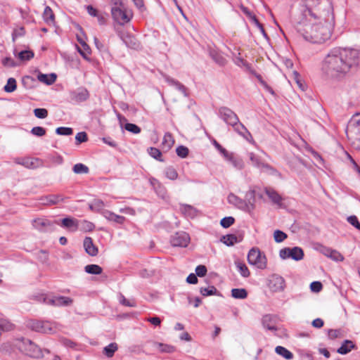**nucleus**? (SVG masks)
<instances>
[{
    "label": "nucleus",
    "instance_id": "412c9836",
    "mask_svg": "<svg viewBox=\"0 0 360 360\" xmlns=\"http://www.w3.org/2000/svg\"><path fill=\"white\" fill-rule=\"evenodd\" d=\"M60 225L71 231H75L78 229V220L72 217H65L61 220Z\"/></svg>",
    "mask_w": 360,
    "mask_h": 360
},
{
    "label": "nucleus",
    "instance_id": "49530a36",
    "mask_svg": "<svg viewBox=\"0 0 360 360\" xmlns=\"http://www.w3.org/2000/svg\"><path fill=\"white\" fill-rule=\"evenodd\" d=\"M234 63L239 67H245L247 69H250V65L240 57V53H238V56L234 55L233 58Z\"/></svg>",
    "mask_w": 360,
    "mask_h": 360
},
{
    "label": "nucleus",
    "instance_id": "052dcab7",
    "mask_svg": "<svg viewBox=\"0 0 360 360\" xmlns=\"http://www.w3.org/2000/svg\"><path fill=\"white\" fill-rule=\"evenodd\" d=\"M124 129L127 131L135 134H137L141 132V128L138 125L132 123H127L124 125Z\"/></svg>",
    "mask_w": 360,
    "mask_h": 360
},
{
    "label": "nucleus",
    "instance_id": "c756f323",
    "mask_svg": "<svg viewBox=\"0 0 360 360\" xmlns=\"http://www.w3.org/2000/svg\"><path fill=\"white\" fill-rule=\"evenodd\" d=\"M210 56L212 59L219 65L224 66L226 64V59L216 50H211L210 51Z\"/></svg>",
    "mask_w": 360,
    "mask_h": 360
},
{
    "label": "nucleus",
    "instance_id": "393cba45",
    "mask_svg": "<svg viewBox=\"0 0 360 360\" xmlns=\"http://www.w3.org/2000/svg\"><path fill=\"white\" fill-rule=\"evenodd\" d=\"M233 128L234 131H236L238 134L242 136L243 138L249 140V137L252 139V135L247 129V128L244 126L243 124L240 122L239 119L238 122L234 124V125H231Z\"/></svg>",
    "mask_w": 360,
    "mask_h": 360
},
{
    "label": "nucleus",
    "instance_id": "37998d69",
    "mask_svg": "<svg viewBox=\"0 0 360 360\" xmlns=\"http://www.w3.org/2000/svg\"><path fill=\"white\" fill-rule=\"evenodd\" d=\"M221 241L227 246H232L237 243L236 235L227 234L226 236H223L221 238Z\"/></svg>",
    "mask_w": 360,
    "mask_h": 360
},
{
    "label": "nucleus",
    "instance_id": "a18cd8bd",
    "mask_svg": "<svg viewBox=\"0 0 360 360\" xmlns=\"http://www.w3.org/2000/svg\"><path fill=\"white\" fill-rule=\"evenodd\" d=\"M72 170L75 174H88L89 172V167L82 163L75 164Z\"/></svg>",
    "mask_w": 360,
    "mask_h": 360
},
{
    "label": "nucleus",
    "instance_id": "473e14b6",
    "mask_svg": "<svg viewBox=\"0 0 360 360\" xmlns=\"http://www.w3.org/2000/svg\"><path fill=\"white\" fill-rule=\"evenodd\" d=\"M118 345L116 342H111L108 345L105 346L103 349V354L108 358H111L114 356L115 352L117 351Z\"/></svg>",
    "mask_w": 360,
    "mask_h": 360
},
{
    "label": "nucleus",
    "instance_id": "7c9ffc66",
    "mask_svg": "<svg viewBox=\"0 0 360 360\" xmlns=\"http://www.w3.org/2000/svg\"><path fill=\"white\" fill-rule=\"evenodd\" d=\"M153 347L158 349L162 353H172L175 351V347L170 345L163 344L157 342H153Z\"/></svg>",
    "mask_w": 360,
    "mask_h": 360
},
{
    "label": "nucleus",
    "instance_id": "aec40b11",
    "mask_svg": "<svg viewBox=\"0 0 360 360\" xmlns=\"http://www.w3.org/2000/svg\"><path fill=\"white\" fill-rule=\"evenodd\" d=\"M101 214L108 221L115 222L117 224H123L126 221L124 217L116 214L108 210H103Z\"/></svg>",
    "mask_w": 360,
    "mask_h": 360
},
{
    "label": "nucleus",
    "instance_id": "69168bd1",
    "mask_svg": "<svg viewBox=\"0 0 360 360\" xmlns=\"http://www.w3.org/2000/svg\"><path fill=\"white\" fill-rule=\"evenodd\" d=\"M328 257L337 262H340L344 259V257L338 251L333 249L331 250V252Z\"/></svg>",
    "mask_w": 360,
    "mask_h": 360
},
{
    "label": "nucleus",
    "instance_id": "774afa93",
    "mask_svg": "<svg viewBox=\"0 0 360 360\" xmlns=\"http://www.w3.org/2000/svg\"><path fill=\"white\" fill-rule=\"evenodd\" d=\"M347 221L354 226L356 229L360 231V223L355 215L349 216L347 218Z\"/></svg>",
    "mask_w": 360,
    "mask_h": 360
},
{
    "label": "nucleus",
    "instance_id": "6e6d98bb",
    "mask_svg": "<svg viewBox=\"0 0 360 360\" xmlns=\"http://www.w3.org/2000/svg\"><path fill=\"white\" fill-rule=\"evenodd\" d=\"M235 222V219L233 217H225L221 219L220 224L223 228L227 229L230 227Z\"/></svg>",
    "mask_w": 360,
    "mask_h": 360
},
{
    "label": "nucleus",
    "instance_id": "ea45409f",
    "mask_svg": "<svg viewBox=\"0 0 360 360\" xmlns=\"http://www.w3.org/2000/svg\"><path fill=\"white\" fill-rule=\"evenodd\" d=\"M85 271L89 274L99 275L102 273L103 269L97 264H89L84 267Z\"/></svg>",
    "mask_w": 360,
    "mask_h": 360
},
{
    "label": "nucleus",
    "instance_id": "a19ab883",
    "mask_svg": "<svg viewBox=\"0 0 360 360\" xmlns=\"http://www.w3.org/2000/svg\"><path fill=\"white\" fill-rule=\"evenodd\" d=\"M247 205H251V211L255 208V191L254 190L248 191L245 196Z\"/></svg>",
    "mask_w": 360,
    "mask_h": 360
},
{
    "label": "nucleus",
    "instance_id": "dca6fc26",
    "mask_svg": "<svg viewBox=\"0 0 360 360\" xmlns=\"http://www.w3.org/2000/svg\"><path fill=\"white\" fill-rule=\"evenodd\" d=\"M228 201L242 210L248 212H251V205H247L246 200H243L233 193L229 195Z\"/></svg>",
    "mask_w": 360,
    "mask_h": 360
},
{
    "label": "nucleus",
    "instance_id": "f03ea898",
    "mask_svg": "<svg viewBox=\"0 0 360 360\" xmlns=\"http://www.w3.org/2000/svg\"><path fill=\"white\" fill-rule=\"evenodd\" d=\"M333 25L334 22L326 20L297 18L295 29L304 40L313 44H321L330 39Z\"/></svg>",
    "mask_w": 360,
    "mask_h": 360
},
{
    "label": "nucleus",
    "instance_id": "bf43d9fd",
    "mask_svg": "<svg viewBox=\"0 0 360 360\" xmlns=\"http://www.w3.org/2000/svg\"><path fill=\"white\" fill-rule=\"evenodd\" d=\"M287 237V234L280 230H276L274 233V238L276 243L283 242Z\"/></svg>",
    "mask_w": 360,
    "mask_h": 360
},
{
    "label": "nucleus",
    "instance_id": "4468645a",
    "mask_svg": "<svg viewBox=\"0 0 360 360\" xmlns=\"http://www.w3.org/2000/svg\"><path fill=\"white\" fill-rule=\"evenodd\" d=\"M30 327L33 330L44 333H51L53 331L52 324L49 321H32L30 323Z\"/></svg>",
    "mask_w": 360,
    "mask_h": 360
},
{
    "label": "nucleus",
    "instance_id": "f704fd0d",
    "mask_svg": "<svg viewBox=\"0 0 360 360\" xmlns=\"http://www.w3.org/2000/svg\"><path fill=\"white\" fill-rule=\"evenodd\" d=\"M174 143V140L172 134L169 132L165 133L162 143L163 148L168 150L173 146Z\"/></svg>",
    "mask_w": 360,
    "mask_h": 360
},
{
    "label": "nucleus",
    "instance_id": "6e6552de",
    "mask_svg": "<svg viewBox=\"0 0 360 360\" xmlns=\"http://www.w3.org/2000/svg\"><path fill=\"white\" fill-rule=\"evenodd\" d=\"M13 160L15 164L22 165L29 169H35L44 165L43 160L38 158L17 157Z\"/></svg>",
    "mask_w": 360,
    "mask_h": 360
},
{
    "label": "nucleus",
    "instance_id": "39448f33",
    "mask_svg": "<svg viewBox=\"0 0 360 360\" xmlns=\"http://www.w3.org/2000/svg\"><path fill=\"white\" fill-rule=\"evenodd\" d=\"M248 262L257 269H265L267 266V258L258 248H251L248 254Z\"/></svg>",
    "mask_w": 360,
    "mask_h": 360
},
{
    "label": "nucleus",
    "instance_id": "79ce46f5",
    "mask_svg": "<svg viewBox=\"0 0 360 360\" xmlns=\"http://www.w3.org/2000/svg\"><path fill=\"white\" fill-rule=\"evenodd\" d=\"M73 300L69 297L56 296V307L70 306Z\"/></svg>",
    "mask_w": 360,
    "mask_h": 360
},
{
    "label": "nucleus",
    "instance_id": "8fccbe9b",
    "mask_svg": "<svg viewBox=\"0 0 360 360\" xmlns=\"http://www.w3.org/2000/svg\"><path fill=\"white\" fill-rule=\"evenodd\" d=\"M34 54L33 51H32L30 50L22 51L18 55V58L22 61L30 60V59H32L34 57Z\"/></svg>",
    "mask_w": 360,
    "mask_h": 360
},
{
    "label": "nucleus",
    "instance_id": "f3484780",
    "mask_svg": "<svg viewBox=\"0 0 360 360\" xmlns=\"http://www.w3.org/2000/svg\"><path fill=\"white\" fill-rule=\"evenodd\" d=\"M240 10L259 28V30H260L262 35L265 38L268 39V35L266 33L262 24H261L259 22L256 15L253 13H252L247 7H245L244 6H240Z\"/></svg>",
    "mask_w": 360,
    "mask_h": 360
},
{
    "label": "nucleus",
    "instance_id": "cd10ccee",
    "mask_svg": "<svg viewBox=\"0 0 360 360\" xmlns=\"http://www.w3.org/2000/svg\"><path fill=\"white\" fill-rule=\"evenodd\" d=\"M37 79L41 82H43L47 85H51L56 82V75L55 73H51L49 75L39 73L37 76Z\"/></svg>",
    "mask_w": 360,
    "mask_h": 360
},
{
    "label": "nucleus",
    "instance_id": "9d476101",
    "mask_svg": "<svg viewBox=\"0 0 360 360\" xmlns=\"http://www.w3.org/2000/svg\"><path fill=\"white\" fill-rule=\"evenodd\" d=\"M267 285L272 292H282L285 288V281L281 276L274 274L269 276L267 281Z\"/></svg>",
    "mask_w": 360,
    "mask_h": 360
},
{
    "label": "nucleus",
    "instance_id": "6ab92c4d",
    "mask_svg": "<svg viewBox=\"0 0 360 360\" xmlns=\"http://www.w3.org/2000/svg\"><path fill=\"white\" fill-rule=\"evenodd\" d=\"M83 246L85 252L90 256H96L98 253V248L93 243V239L91 237H85L83 241Z\"/></svg>",
    "mask_w": 360,
    "mask_h": 360
},
{
    "label": "nucleus",
    "instance_id": "603ef678",
    "mask_svg": "<svg viewBox=\"0 0 360 360\" xmlns=\"http://www.w3.org/2000/svg\"><path fill=\"white\" fill-rule=\"evenodd\" d=\"M200 292L202 296H210L217 295V290L214 286L212 285L209 288H200Z\"/></svg>",
    "mask_w": 360,
    "mask_h": 360
},
{
    "label": "nucleus",
    "instance_id": "864d4df0",
    "mask_svg": "<svg viewBox=\"0 0 360 360\" xmlns=\"http://www.w3.org/2000/svg\"><path fill=\"white\" fill-rule=\"evenodd\" d=\"M165 175L168 179L171 180H175L178 177V173L173 167H168L166 168Z\"/></svg>",
    "mask_w": 360,
    "mask_h": 360
},
{
    "label": "nucleus",
    "instance_id": "1a4fd4ad",
    "mask_svg": "<svg viewBox=\"0 0 360 360\" xmlns=\"http://www.w3.org/2000/svg\"><path fill=\"white\" fill-rule=\"evenodd\" d=\"M304 255V251L300 247L284 248L279 251V256L283 259L291 258L300 261L303 259Z\"/></svg>",
    "mask_w": 360,
    "mask_h": 360
},
{
    "label": "nucleus",
    "instance_id": "f8f14e48",
    "mask_svg": "<svg viewBox=\"0 0 360 360\" xmlns=\"http://www.w3.org/2000/svg\"><path fill=\"white\" fill-rule=\"evenodd\" d=\"M56 224H58V222L41 218H37L32 221V226L41 232L52 231L54 228L53 225Z\"/></svg>",
    "mask_w": 360,
    "mask_h": 360
},
{
    "label": "nucleus",
    "instance_id": "f257e3e1",
    "mask_svg": "<svg viewBox=\"0 0 360 360\" xmlns=\"http://www.w3.org/2000/svg\"><path fill=\"white\" fill-rule=\"evenodd\" d=\"M359 55V51L354 49H333L323 61V74L330 79L344 77L352 67L358 65Z\"/></svg>",
    "mask_w": 360,
    "mask_h": 360
},
{
    "label": "nucleus",
    "instance_id": "20e7f679",
    "mask_svg": "<svg viewBox=\"0 0 360 360\" xmlns=\"http://www.w3.org/2000/svg\"><path fill=\"white\" fill-rule=\"evenodd\" d=\"M347 137L352 146L360 150V115H356L349 120L346 129Z\"/></svg>",
    "mask_w": 360,
    "mask_h": 360
},
{
    "label": "nucleus",
    "instance_id": "13d9d810",
    "mask_svg": "<svg viewBox=\"0 0 360 360\" xmlns=\"http://www.w3.org/2000/svg\"><path fill=\"white\" fill-rule=\"evenodd\" d=\"M119 301L120 303L122 305L130 307H136V302L134 300H129L125 298V297L120 294L119 296Z\"/></svg>",
    "mask_w": 360,
    "mask_h": 360
},
{
    "label": "nucleus",
    "instance_id": "a878e982",
    "mask_svg": "<svg viewBox=\"0 0 360 360\" xmlns=\"http://www.w3.org/2000/svg\"><path fill=\"white\" fill-rule=\"evenodd\" d=\"M77 38L82 46V49L77 47L78 52L84 58L89 60L88 56L91 54V49L89 46L79 36L77 35Z\"/></svg>",
    "mask_w": 360,
    "mask_h": 360
},
{
    "label": "nucleus",
    "instance_id": "5fc2aeb1",
    "mask_svg": "<svg viewBox=\"0 0 360 360\" xmlns=\"http://www.w3.org/2000/svg\"><path fill=\"white\" fill-rule=\"evenodd\" d=\"M56 133L58 135L70 136L73 134V129L70 127H60L56 129Z\"/></svg>",
    "mask_w": 360,
    "mask_h": 360
},
{
    "label": "nucleus",
    "instance_id": "de8ad7c7",
    "mask_svg": "<svg viewBox=\"0 0 360 360\" xmlns=\"http://www.w3.org/2000/svg\"><path fill=\"white\" fill-rule=\"evenodd\" d=\"M16 80L14 78H9L7 84L4 86V89L6 92L11 93L16 89Z\"/></svg>",
    "mask_w": 360,
    "mask_h": 360
},
{
    "label": "nucleus",
    "instance_id": "b1692460",
    "mask_svg": "<svg viewBox=\"0 0 360 360\" xmlns=\"http://www.w3.org/2000/svg\"><path fill=\"white\" fill-rule=\"evenodd\" d=\"M263 326L269 330H276L277 328L276 326V319L274 316L270 314H266L263 316L262 320Z\"/></svg>",
    "mask_w": 360,
    "mask_h": 360
},
{
    "label": "nucleus",
    "instance_id": "e433bc0d",
    "mask_svg": "<svg viewBox=\"0 0 360 360\" xmlns=\"http://www.w3.org/2000/svg\"><path fill=\"white\" fill-rule=\"evenodd\" d=\"M235 264L243 277L248 278L250 276V271L245 263L239 260H237L235 262Z\"/></svg>",
    "mask_w": 360,
    "mask_h": 360
},
{
    "label": "nucleus",
    "instance_id": "e2e57ef3",
    "mask_svg": "<svg viewBox=\"0 0 360 360\" xmlns=\"http://www.w3.org/2000/svg\"><path fill=\"white\" fill-rule=\"evenodd\" d=\"M76 145L86 142L88 140L87 134L84 131L79 132L75 136Z\"/></svg>",
    "mask_w": 360,
    "mask_h": 360
},
{
    "label": "nucleus",
    "instance_id": "58836bf2",
    "mask_svg": "<svg viewBox=\"0 0 360 360\" xmlns=\"http://www.w3.org/2000/svg\"><path fill=\"white\" fill-rule=\"evenodd\" d=\"M231 296L235 299L243 300L248 297V292L245 288H233L231 290Z\"/></svg>",
    "mask_w": 360,
    "mask_h": 360
},
{
    "label": "nucleus",
    "instance_id": "338daca9",
    "mask_svg": "<svg viewBox=\"0 0 360 360\" xmlns=\"http://www.w3.org/2000/svg\"><path fill=\"white\" fill-rule=\"evenodd\" d=\"M31 133L37 136H42L46 134V129L41 127H34L32 129Z\"/></svg>",
    "mask_w": 360,
    "mask_h": 360
},
{
    "label": "nucleus",
    "instance_id": "3c124183",
    "mask_svg": "<svg viewBox=\"0 0 360 360\" xmlns=\"http://www.w3.org/2000/svg\"><path fill=\"white\" fill-rule=\"evenodd\" d=\"M148 153L154 159L160 162L164 161V160L162 159V153L159 149L154 147H150L148 148Z\"/></svg>",
    "mask_w": 360,
    "mask_h": 360
},
{
    "label": "nucleus",
    "instance_id": "ddd939ff",
    "mask_svg": "<svg viewBox=\"0 0 360 360\" xmlns=\"http://www.w3.org/2000/svg\"><path fill=\"white\" fill-rule=\"evenodd\" d=\"M189 241V235L184 231L176 232L170 239L172 245L174 247H186Z\"/></svg>",
    "mask_w": 360,
    "mask_h": 360
},
{
    "label": "nucleus",
    "instance_id": "4d7b16f0",
    "mask_svg": "<svg viewBox=\"0 0 360 360\" xmlns=\"http://www.w3.org/2000/svg\"><path fill=\"white\" fill-rule=\"evenodd\" d=\"M177 155L181 158H185L188 156L189 150L184 146H179L176 149Z\"/></svg>",
    "mask_w": 360,
    "mask_h": 360
},
{
    "label": "nucleus",
    "instance_id": "9b49d317",
    "mask_svg": "<svg viewBox=\"0 0 360 360\" xmlns=\"http://www.w3.org/2000/svg\"><path fill=\"white\" fill-rule=\"evenodd\" d=\"M218 111L219 117L229 125H234L239 119L238 115L231 109L227 107H220Z\"/></svg>",
    "mask_w": 360,
    "mask_h": 360
},
{
    "label": "nucleus",
    "instance_id": "0eeeda50",
    "mask_svg": "<svg viewBox=\"0 0 360 360\" xmlns=\"http://www.w3.org/2000/svg\"><path fill=\"white\" fill-rule=\"evenodd\" d=\"M111 14L114 20L120 25L129 22L133 16L131 11L127 10L125 6L118 8H111Z\"/></svg>",
    "mask_w": 360,
    "mask_h": 360
},
{
    "label": "nucleus",
    "instance_id": "5701e85b",
    "mask_svg": "<svg viewBox=\"0 0 360 360\" xmlns=\"http://www.w3.org/2000/svg\"><path fill=\"white\" fill-rule=\"evenodd\" d=\"M264 191L273 203L279 206L281 205L283 198L277 191L270 187L265 188Z\"/></svg>",
    "mask_w": 360,
    "mask_h": 360
},
{
    "label": "nucleus",
    "instance_id": "a211bd4d",
    "mask_svg": "<svg viewBox=\"0 0 360 360\" xmlns=\"http://www.w3.org/2000/svg\"><path fill=\"white\" fill-rule=\"evenodd\" d=\"M25 351L27 355L32 358H39L42 356V353L40 348L33 343L32 341L27 340L25 343Z\"/></svg>",
    "mask_w": 360,
    "mask_h": 360
},
{
    "label": "nucleus",
    "instance_id": "c9c22d12",
    "mask_svg": "<svg viewBox=\"0 0 360 360\" xmlns=\"http://www.w3.org/2000/svg\"><path fill=\"white\" fill-rule=\"evenodd\" d=\"M275 352L287 360H290L293 358V354L284 347L277 346Z\"/></svg>",
    "mask_w": 360,
    "mask_h": 360
},
{
    "label": "nucleus",
    "instance_id": "72a5a7b5",
    "mask_svg": "<svg viewBox=\"0 0 360 360\" xmlns=\"http://www.w3.org/2000/svg\"><path fill=\"white\" fill-rule=\"evenodd\" d=\"M181 212L186 217L193 218L196 216L197 210L195 207L189 205H183L181 206Z\"/></svg>",
    "mask_w": 360,
    "mask_h": 360
},
{
    "label": "nucleus",
    "instance_id": "4be33fe9",
    "mask_svg": "<svg viewBox=\"0 0 360 360\" xmlns=\"http://www.w3.org/2000/svg\"><path fill=\"white\" fill-rule=\"evenodd\" d=\"M65 198L62 195H49L42 198L41 200L44 205H53L64 201Z\"/></svg>",
    "mask_w": 360,
    "mask_h": 360
},
{
    "label": "nucleus",
    "instance_id": "423d86ee",
    "mask_svg": "<svg viewBox=\"0 0 360 360\" xmlns=\"http://www.w3.org/2000/svg\"><path fill=\"white\" fill-rule=\"evenodd\" d=\"M249 158L252 166L259 169L261 172L269 175L276 176L279 172L274 167L262 161L261 158L253 153H249Z\"/></svg>",
    "mask_w": 360,
    "mask_h": 360
},
{
    "label": "nucleus",
    "instance_id": "bb28decb",
    "mask_svg": "<svg viewBox=\"0 0 360 360\" xmlns=\"http://www.w3.org/2000/svg\"><path fill=\"white\" fill-rule=\"evenodd\" d=\"M122 40L126 46L132 49H138L140 47L139 41L132 35L126 34L122 37Z\"/></svg>",
    "mask_w": 360,
    "mask_h": 360
},
{
    "label": "nucleus",
    "instance_id": "09e8293b",
    "mask_svg": "<svg viewBox=\"0 0 360 360\" xmlns=\"http://www.w3.org/2000/svg\"><path fill=\"white\" fill-rule=\"evenodd\" d=\"M165 78L167 83H169L171 85L175 86L179 91L184 93L186 92V87L181 83L171 78L169 76H165Z\"/></svg>",
    "mask_w": 360,
    "mask_h": 360
},
{
    "label": "nucleus",
    "instance_id": "0e129e2a",
    "mask_svg": "<svg viewBox=\"0 0 360 360\" xmlns=\"http://www.w3.org/2000/svg\"><path fill=\"white\" fill-rule=\"evenodd\" d=\"M34 115L39 119H44L48 116V110L45 108H36L34 110Z\"/></svg>",
    "mask_w": 360,
    "mask_h": 360
},
{
    "label": "nucleus",
    "instance_id": "2f4dec72",
    "mask_svg": "<svg viewBox=\"0 0 360 360\" xmlns=\"http://www.w3.org/2000/svg\"><path fill=\"white\" fill-rule=\"evenodd\" d=\"M355 347V345L352 341L346 340H345L342 345L338 349L337 352L340 354H347L349 353L352 349Z\"/></svg>",
    "mask_w": 360,
    "mask_h": 360
},
{
    "label": "nucleus",
    "instance_id": "7ed1b4c3",
    "mask_svg": "<svg viewBox=\"0 0 360 360\" xmlns=\"http://www.w3.org/2000/svg\"><path fill=\"white\" fill-rule=\"evenodd\" d=\"M305 8L298 18L311 20L334 22L333 6L331 0H303Z\"/></svg>",
    "mask_w": 360,
    "mask_h": 360
},
{
    "label": "nucleus",
    "instance_id": "2eb2a0df",
    "mask_svg": "<svg viewBox=\"0 0 360 360\" xmlns=\"http://www.w3.org/2000/svg\"><path fill=\"white\" fill-rule=\"evenodd\" d=\"M71 100L75 102H84L89 99V92L84 87H79L70 93Z\"/></svg>",
    "mask_w": 360,
    "mask_h": 360
},
{
    "label": "nucleus",
    "instance_id": "c85d7f7f",
    "mask_svg": "<svg viewBox=\"0 0 360 360\" xmlns=\"http://www.w3.org/2000/svg\"><path fill=\"white\" fill-rule=\"evenodd\" d=\"M43 19L49 25L54 24L55 15L50 6H46L43 13Z\"/></svg>",
    "mask_w": 360,
    "mask_h": 360
},
{
    "label": "nucleus",
    "instance_id": "c03bdc74",
    "mask_svg": "<svg viewBox=\"0 0 360 360\" xmlns=\"http://www.w3.org/2000/svg\"><path fill=\"white\" fill-rule=\"evenodd\" d=\"M228 161L230 162L237 169H242L244 167V162L243 160L239 157L235 156L234 154Z\"/></svg>",
    "mask_w": 360,
    "mask_h": 360
},
{
    "label": "nucleus",
    "instance_id": "680f3d73",
    "mask_svg": "<svg viewBox=\"0 0 360 360\" xmlns=\"http://www.w3.org/2000/svg\"><path fill=\"white\" fill-rule=\"evenodd\" d=\"M0 329L1 332L11 330L13 329V324L6 320H1Z\"/></svg>",
    "mask_w": 360,
    "mask_h": 360
},
{
    "label": "nucleus",
    "instance_id": "4c0bfd02",
    "mask_svg": "<svg viewBox=\"0 0 360 360\" xmlns=\"http://www.w3.org/2000/svg\"><path fill=\"white\" fill-rule=\"evenodd\" d=\"M105 205L103 200L99 199H95L89 205V207L91 211L94 212H101L103 211V207Z\"/></svg>",
    "mask_w": 360,
    "mask_h": 360
}]
</instances>
